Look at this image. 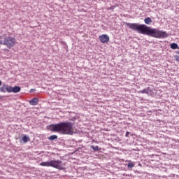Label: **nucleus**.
<instances>
[{
  "label": "nucleus",
  "mask_w": 179,
  "mask_h": 179,
  "mask_svg": "<svg viewBox=\"0 0 179 179\" xmlns=\"http://www.w3.org/2000/svg\"><path fill=\"white\" fill-rule=\"evenodd\" d=\"M127 26L134 31H139L141 34H147L155 38H166L169 34L166 31H160L158 29H151L145 24H139L138 23H127Z\"/></svg>",
  "instance_id": "1"
},
{
  "label": "nucleus",
  "mask_w": 179,
  "mask_h": 179,
  "mask_svg": "<svg viewBox=\"0 0 179 179\" xmlns=\"http://www.w3.org/2000/svg\"><path fill=\"white\" fill-rule=\"evenodd\" d=\"M49 128L52 132H59V134H63V135L73 134V123L71 122H64L51 124Z\"/></svg>",
  "instance_id": "2"
},
{
  "label": "nucleus",
  "mask_w": 179,
  "mask_h": 179,
  "mask_svg": "<svg viewBox=\"0 0 179 179\" xmlns=\"http://www.w3.org/2000/svg\"><path fill=\"white\" fill-rule=\"evenodd\" d=\"M39 166L43 167H53V169H57V170H64L65 163L60 160H51L49 162H44L39 164Z\"/></svg>",
  "instance_id": "3"
},
{
  "label": "nucleus",
  "mask_w": 179,
  "mask_h": 179,
  "mask_svg": "<svg viewBox=\"0 0 179 179\" xmlns=\"http://www.w3.org/2000/svg\"><path fill=\"white\" fill-rule=\"evenodd\" d=\"M3 44L6 45L7 48H12V47H15L17 44V41L16 38L12 36H6L3 40Z\"/></svg>",
  "instance_id": "4"
},
{
  "label": "nucleus",
  "mask_w": 179,
  "mask_h": 179,
  "mask_svg": "<svg viewBox=\"0 0 179 179\" xmlns=\"http://www.w3.org/2000/svg\"><path fill=\"white\" fill-rule=\"evenodd\" d=\"M22 90V88L19 86H15L13 87L12 86L3 85L1 87V92H8V93H19Z\"/></svg>",
  "instance_id": "5"
},
{
  "label": "nucleus",
  "mask_w": 179,
  "mask_h": 179,
  "mask_svg": "<svg viewBox=\"0 0 179 179\" xmlns=\"http://www.w3.org/2000/svg\"><path fill=\"white\" fill-rule=\"evenodd\" d=\"M99 39L103 44H107L110 41V36L107 34H102L99 36Z\"/></svg>",
  "instance_id": "6"
},
{
  "label": "nucleus",
  "mask_w": 179,
  "mask_h": 179,
  "mask_svg": "<svg viewBox=\"0 0 179 179\" xmlns=\"http://www.w3.org/2000/svg\"><path fill=\"white\" fill-rule=\"evenodd\" d=\"M29 104L31 106H37L38 104V98H34L29 101Z\"/></svg>",
  "instance_id": "7"
},
{
  "label": "nucleus",
  "mask_w": 179,
  "mask_h": 179,
  "mask_svg": "<svg viewBox=\"0 0 179 179\" xmlns=\"http://www.w3.org/2000/svg\"><path fill=\"white\" fill-rule=\"evenodd\" d=\"M150 92H152L150 90V87H148L147 89H144L141 91H139L138 93H142L143 94L145 93L146 94H149Z\"/></svg>",
  "instance_id": "8"
},
{
  "label": "nucleus",
  "mask_w": 179,
  "mask_h": 179,
  "mask_svg": "<svg viewBox=\"0 0 179 179\" xmlns=\"http://www.w3.org/2000/svg\"><path fill=\"white\" fill-rule=\"evenodd\" d=\"M22 141L24 143H26L27 142H30V137L24 135V136H22Z\"/></svg>",
  "instance_id": "9"
},
{
  "label": "nucleus",
  "mask_w": 179,
  "mask_h": 179,
  "mask_svg": "<svg viewBox=\"0 0 179 179\" xmlns=\"http://www.w3.org/2000/svg\"><path fill=\"white\" fill-rule=\"evenodd\" d=\"M144 22L145 24H150V23H152V19H150V17H147L144 20Z\"/></svg>",
  "instance_id": "10"
},
{
  "label": "nucleus",
  "mask_w": 179,
  "mask_h": 179,
  "mask_svg": "<svg viewBox=\"0 0 179 179\" xmlns=\"http://www.w3.org/2000/svg\"><path fill=\"white\" fill-rule=\"evenodd\" d=\"M171 48H172V50H177V48H178V45L176 43H171Z\"/></svg>",
  "instance_id": "11"
},
{
  "label": "nucleus",
  "mask_w": 179,
  "mask_h": 179,
  "mask_svg": "<svg viewBox=\"0 0 179 179\" xmlns=\"http://www.w3.org/2000/svg\"><path fill=\"white\" fill-rule=\"evenodd\" d=\"M49 141H55V139H58V136L57 135H52L48 137Z\"/></svg>",
  "instance_id": "12"
},
{
  "label": "nucleus",
  "mask_w": 179,
  "mask_h": 179,
  "mask_svg": "<svg viewBox=\"0 0 179 179\" xmlns=\"http://www.w3.org/2000/svg\"><path fill=\"white\" fill-rule=\"evenodd\" d=\"M127 167H128L129 169H132L133 167H135V164H134V163H132V162H130V163H129V164H127Z\"/></svg>",
  "instance_id": "13"
},
{
  "label": "nucleus",
  "mask_w": 179,
  "mask_h": 179,
  "mask_svg": "<svg viewBox=\"0 0 179 179\" xmlns=\"http://www.w3.org/2000/svg\"><path fill=\"white\" fill-rule=\"evenodd\" d=\"M91 148L92 149H93V150H99V147L97 145L96 146L92 145Z\"/></svg>",
  "instance_id": "14"
},
{
  "label": "nucleus",
  "mask_w": 179,
  "mask_h": 179,
  "mask_svg": "<svg viewBox=\"0 0 179 179\" xmlns=\"http://www.w3.org/2000/svg\"><path fill=\"white\" fill-rule=\"evenodd\" d=\"M129 131H127V133H126V134H125V136H126V138H128V136H129Z\"/></svg>",
  "instance_id": "15"
},
{
  "label": "nucleus",
  "mask_w": 179,
  "mask_h": 179,
  "mask_svg": "<svg viewBox=\"0 0 179 179\" xmlns=\"http://www.w3.org/2000/svg\"><path fill=\"white\" fill-rule=\"evenodd\" d=\"M114 8H115V6H112L110 8V9H111L112 10H114Z\"/></svg>",
  "instance_id": "16"
},
{
  "label": "nucleus",
  "mask_w": 179,
  "mask_h": 179,
  "mask_svg": "<svg viewBox=\"0 0 179 179\" xmlns=\"http://www.w3.org/2000/svg\"><path fill=\"white\" fill-rule=\"evenodd\" d=\"M31 92H36V90H34V89H31Z\"/></svg>",
  "instance_id": "17"
},
{
  "label": "nucleus",
  "mask_w": 179,
  "mask_h": 179,
  "mask_svg": "<svg viewBox=\"0 0 179 179\" xmlns=\"http://www.w3.org/2000/svg\"><path fill=\"white\" fill-rule=\"evenodd\" d=\"M0 86H1V81H0Z\"/></svg>",
  "instance_id": "18"
}]
</instances>
